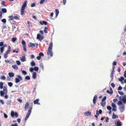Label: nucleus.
Segmentation results:
<instances>
[{
	"label": "nucleus",
	"instance_id": "nucleus-1",
	"mask_svg": "<svg viewBox=\"0 0 126 126\" xmlns=\"http://www.w3.org/2000/svg\"><path fill=\"white\" fill-rule=\"evenodd\" d=\"M52 46L53 43L52 42H51L48 46L47 52V54L48 55H50L51 57L53 56V53L52 52Z\"/></svg>",
	"mask_w": 126,
	"mask_h": 126
},
{
	"label": "nucleus",
	"instance_id": "nucleus-2",
	"mask_svg": "<svg viewBox=\"0 0 126 126\" xmlns=\"http://www.w3.org/2000/svg\"><path fill=\"white\" fill-rule=\"evenodd\" d=\"M7 88L5 87H3V91H1L0 92V95L1 96H3L4 94H7Z\"/></svg>",
	"mask_w": 126,
	"mask_h": 126
},
{
	"label": "nucleus",
	"instance_id": "nucleus-3",
	"mask_svg": "<svg viewBox=\"0 0 126 126\" xmlns=\"http://www.w3.org/2000/svg\"><path fill=\"white\" fill-rule=\"evenodd\" d=\"M119 99L121 101H122L124 104H126V95L120 96L119 97Z\"/></svg>",
	"mask_w": 126,
	"mask_h": 126
},
{
	"label": "nucleus",
	"instance_id": "nucleus-4",
	"mask_svg": "<svg viewBox=\"0 0 126 126\" xmlns=\"http://www.w3.org/2000/svg\"><path fill=\"white\" fill-rule=\"evenodd\" d=\"M17 78H16L15 79V82L16 83H18L19 82L20 80H22V78L21 76L18 75L17 76Z\"/></svg>",
	"mask_w": 126,
	"mask_h": 126
},
{
	"label": "nucleus",
	"instance_id": "nucleus-5",
	"mask_svg": "<svg viewBox=\"0 0 126 126\" xmlns=\"http://www.w3.org/2000/svg\"><path fill=\"white\" fill-rule=\"evenodd\" d=\"M32 108H30L28 111L26 116L25 118V120H27L29 117L32 110Z\"/></svg>",
	"mask_w": 126,
	"mask_h": 126
},
{
	"label": "nucleus",
	"instance_id": "nucleus-6",
	"mask_svg": "<svg viewBox=\"0 0 126 126\" xmlns=\"http://www.w3.org/2000/svg\"><path fill=\"white\" fill-rule=\"evenodd\" d=\"M119 109L120 111L121 112H123L124 110L125 109V105L123 104L122 105L119 107Z\"/></svg>",
	"mask_w": 126,
	"mask_h": 126
},
{
	"label": "nucleus",
	"instance_id": "nucleus-7",
	"mask_svg": "<svg viewBox=\"0 0 126 126\" xmlns=\"http://www.w3.org/2000/svg\"><path fill=\"white\" fill-rule=\"evenodd\" d=\"M44 37L43 36L41 35L40 34H38L37 35V38L40 41H41L43 39Z\"/></svg>",
	"mask_w": 126,
	"mask_h": 126
},
{
	"label": "nucleus",
	"instance_id": "nucleus-8",
	"mask_svg": "<svg viewBox=\"0 0 126 126\" xmlns=\"http://www.w3.org/2000/svg\"><path fill=\"white\" fill-rule=\"evenodd\" d=\"M111 106L112 107V110L114 111H115L116 110V106L114 103H112L111 104Z\"/></svg>",
	"mask_w": 126,
	"mask_h": 126
},
{
	"label": "nucleus",
	"instance_id": "nucleus-9",
	"mask_svg": "<svg viewBox=\"0 0 126 126\" xmlns=\"http://www.w3.org/2000/svg\"><path fill=\"white\" fill-rule=\"evenodd\" d=\"M115 123L117 126H121L122 125L121 122L119 120H118L116 122H115Z\"/></svg>",
	"mask_w": 126,
	"mask_h": 126
},
{
	"label": "nucleus",
	"instance_id": "nucleus-10",
	"mask_svg": "<svg viewBox=\"0 0 126 126\" xmlns=\"http://www.w3.org/2000/svg\"><path fill=\"white\" fill-rule=\"evenodd\" d=\"M97 97V95H95L93 99V103L95 104L96 103V100Z\"/></svg>",
	"mask_w": 126,
	"mask_h": 126
},
{
	"label": "nucleus",
	"instance_id": "nucleus-11",
	"mask_svg": "<svg viewBox=\"0 0 126 126\" xmlns=\"http://www.w3.org/2000/svg\"><path fill=\"white\" fill-rule=\"evenodd\" d=\"M27 5V1H25L22 6L21 8L25 9V8Z\"/></svg>",
	"mask_w": 126,
	"mask_h": 126
},
{
	"label": "nucleus",
	"instance_id": "nucleus-12",
	"mask_svg": "<svg viewBox=\"0 0 126 126\" xmlns=\"http://www.w3.org/2000/svg\"><path fill=\"white\" fill-rule=\"evenodd\" d=\"M39 23L41 24V25H43V24H44L45 25H47V23L46 21H41L39 22Z\"/></svg>",
	"mask_w": 126,
	"mask_h": 126
},
{
	"label": "nucleus",
	"instance_id": "nucleus-13",
	"mask_svg": "<svg viewBox=\"0 0 126 126\" xmlns=\"http://www.w3.org/2000/svg\"><path fill=\"white\" fill-rule=\"evenodd\" d=\"M11 47L10 46H9L8 47V48L6 52V54H8L11 51Z\"/></svg>",
	"mask_w": 126,
	"mask_h": 126
},
{
	"label": "nucleus",
	"instance_id": "nucleus-14",
	"mask_svg": "<svg viewBox=\"0 0 126 126\" xmlns=\"http://www.w3.org/2000/svg\"><path fill=\"white\" fill-rule=\"evenodd\" d=\"M35 44L34 43H33L31 42L30 43V44L28 45L29 47H35Z\"/></svg>",
	"mask_w": 126,
	"mask_h": 126
},
{
	"label": "nucleus",
	"instance_id": "nucleus-15",
	"mask_svg": "<svg viewBox=\"0 0 126 126\" xmlns=\"http://www.w3.org/2000/svg\"><path fill=\"white\" fill-rule=\"evenodd\" d=\"M36 75H37V73L36 72H34L32 74V78L35 79L36 77Z\"/></svg>",
	"mask_w": 126,
	"mask_h": 126
},
{
	"label": "nucleus",
	"instance_id": "nucleus-16",
	"mask_svg": "<svg viewBox=\"0 0 126 126\" xmlns=\"http://www.w3.org/2000/svg\"><path fill=\"white\" fill-rule=\"evenodd\" d=\"M29 103L28 102H27L26 103V104L25 105V107H24V110H25L26 111L27 110V109L28 108V106H29Z\"/></svg>",
	"mask_w": 126,
	"mask_h": 126
},
{
	"label": "nucleus",
	"instance_id": "nucleus-17",
	"mask_svg": "<svg viewBox=\"0 0 126 126\" xmlns=\"http://www.w3.org/2000/svg\"><path fill=\"white\" fill-rule=\"evenodd\" d=\"M86 116H88L91 115V112L90 111H88L86 112L84 114Z\"/></svg>",
	"mask_w": 126,
	"mask_h": 126
},
{
	"label": "nucleus",
	"instance_id": "nucleus-18",
	"mask_svg": "<svg viewBox=\"0 0 126 126\" xmlns=\"http://www.w3.org/2000/svg\"><path fill=\"white\" fill-rule=\"evenodd\" d=\"M12 67L13 68L16 70H17L18 69V67L16 65H12Z\"/></svg>",
	"mask_w": 126,
	"mask_h": 126
},
{
	"label": "nucleus",
	"instance_id": "nucleus-19",
	"mask_svg": "<svg viewBox=\"0 0 126 126\" xmlns=\"http://www.w3.org/2000/svg\"><path fill=\"white\" fill-rule=\"evenodd\" d=\"M106 104V101H101L100 103L101 105L103 107H104L105 106Z\"/></svg>",
	"mask_w": 126,
	"mask_h": 126
},
{
	"label": "nucleus",
	"instance_id": "nucleus-20",
	"mask_svg": "<svg viewBox=\"0 0 126 126\" xmlns=\"http://www.w3.org/2000/svg\"><path fill=\"white\" fill-rule=\"evenodd\" d=\"M8 75L10 77H14V74L13 72L9 73H8Z\"/></svg>",
	"mask_w": 126,
	"mask_h": 126
},
{
	"label": "nucleus",
	"instance_id": "nucleus-21",
	"mask_svg": "<svg viewBox=\"0 0 126 126\" xmlns=\"http://www.w3.org/2000/svg\"><path fill=\"white\" fill-rule=\"evenodd\" d=\"M21 60L22 62H23L24 61H26V59H25V56H22V58H21L20 59Z\"/></svg>",
	"mask_w": 126,
	"mask_h": 126
},
{
	"label": "nucleus",
	"instance_id": "nucleus-22",
	"mask_svg": "<svg viewBox=\"0 0 126 126\" xmlns=\"http://www.w3.org/2000/svg\"><path fill=\"white\" fill-rule=\"evenodd\" d=\"M24 9L21 8L20 10L21 14L22 15L24 14Z\"/></svg>",
	"mask_w": 126,
	"mask_h": 126
},
{
	"label": "nucleus",
	"instance_id": "nucleus-23",
	"mask_svg": "<svg viewBox=\"0 0 126 126\" xmlns=\"http://www.w3.org/2000/svg\"><path fill=\"white\" fill-rule=\"evenodd\" d=\"M2 12L3 13H6L7 12V10L5 8H2L1 9Z\"/></svg>",
	"mask_w": 126,
	"mask_h": 126
},
{
	"label": "nucleus",
	"instance_id": "nucleus-24",
	"mask_svg": "<svg viewBox=\"0 0 126 126\" xmlns=\"http://www.w3.org/2000/svg\"><path fill=\"white\" fill-rule=\"evenodd\" d=\"M31 65L32 66H35V63L33 61L31 62Z\"/></svg>",
	"mask_w": 126,
	"mask_h": 126
},
{
	"label": "nucleus",
	"instance_id": "nucleus-25",
	"mask_svg": "<svg viewBox=\"0 0 126 126\" xmlns=\"http://www.w3.org/2000/svg\"><path fill=\"white\" fill-rule=\"evenodd\" d=\"M55 12H56V17H57L59 13V11H58V10L57 9H56L55 10Z\"/></svg>",
	"mask_w": 126,
	"mask_h": 126
},
{
	"label": "nucleus",
	"instance_id": "nucleus-26",
	"mask_svg": "<svg viewBox=\"0 0 126 126\" xmlns=\"http://www.w3.org/2000/svg\"><path fill=\"white\" fill-rule=\"evenodd\" d=\"M40 66L42 70H44V66L43 63H41L40 64Z\"/></svg>",
	"mask_w": 126,
	"mask_h": 126
},
{
	"label": "nucleus",
	"instance_id": "nucleus-27",
	"mask_svg": "<svg viewBox=\"0 0 126 126\" xmlns=\"http://www.w3.org/2000/svg\"><path fill=\"white\" fill-rule=\"evenodd\" d=\"M124 78L123 77H120V78H118V80H119L120 81H121V82H122V81L124 80Z\"/></svg>",
	"mask_w": 126,
	"mask_h": 126
},
{
	"label": "nucleus",
	"instance_id": "nucleus-28",
	"mask_svg": "<svg viewBox=\"0 0 126 126\" xmlns=\"http://www.w3.org/2000/svg\"><path fill=\"white\" fill-rule=\"evenodd\" d=\"M117 116L115 115L114 114V113H113L112 115V118L113 119H115L117 117Z\"/></svg>",
	"mask_w": 126,
	"mask_h": 126
},
{
	"label": "nucleus",
	"instance_id": "nucleus-29",
	"mask_svg": "<svg viewBox=\"0 0 126 126\" xmlns=\"http://www.w3.org/2000/svg\"><path fill=\"white\" fill-rule=\"evenodd\" d=\"M114 71H111V74H110V77L112 79L111 80H112L113 79V75L114 74Z\"/></svg>",
	"mask_w": 126,
	"mask_h": 126
},
{
	"label": "nucleus",
	"instance_id": "nucleus-30",
	"mask_svg": "<svg viewBox=\"0 0 126 126\" xmlns=\"http://www.w3.org/2000/svg\"><path fill=\"white\" fill-rule=\"evenodd\" d=\"M39 101V99H37L35 100L34 101V103L35 104H37L38 103V102Z\"/></svg>",
	"mask_w": 126,
	"mask_h": 126
},
{
	"label": "nucleus",
	"instance_id": "nucleus-31",
	"mask_svg": "<svg viewBox=\"0 0 126 126\" xmlns=\"http://www.w3.org/2000/svg\"><path fill=\"white\" fill-rule=\"evenodd\" d=\"M3 83L2 82H0V88L2 89L3 88Z\"/></svg>",
	"mask_w": 126,
	"mask_h": 126
},
{
	"label": "nucleus",
	"instance_id": "nucleus-32",
	"mask_svg": "<svg viewBox=\"0 0 126 126\" xmlns=\"http://www.w3.org/2000/svg\"><path fill=\"white\" fill-rule=\"evenodd\" d=\"M21 71H22V74L24 75H26L27 74V72L24 70H21Z\"/></svg>",
	"mask_w": 126,
	"mask_h": 126
},
{
	"label": "nucleus",
	"instance_id": "nucleus-33",
	"mask_svg": "<svg viewBox=\"0 0 126 126\" xmlns=\"http://www.w3.org/2000/svg\"><path fill=\"white\" fill-rule=\"evenodd\" d=\"M39 68L38 67H37V66H35L34 68V71H38L39 70Z\"/></svg>",
	"mask_w": 126,
	"mask_h": 126
},
{
	"label": "nucleus",
	"instance_id": "nucleus-34",
	"mask_svg": "<svg viewBox=\"0 0 126 126\" xmlns=\"http://www.w3.org/2000/svg\"><path fill=\"white\" fill-rule=\"evenodd\" d=\"M4 50V47H0V52H1V53H2L3 52Z\"/></svg>",
	"mask_w": 126,
	"mask_h": 126
},
{
	"label": "nucleus",
	"instance_id": "nucleus-35",
	"mask_svg": "<svg viewBox=\"0 0 126 126\" xmlns=\"http://www.w3.org/2000/svg\"><path fill=\"white\" fill-rule=\"evenodd\" d=\"M21 42L23 46H25L26 42L24 40H22V41Z\"/></svg>",
	"mask_w": 126,
	"mask_h": 126
},
{
	"label": "nucleus",
	"instance_id": "nucleus-36",
	"mask_svg": "<svg viewBox=\"0 0 126 126\" xmlns=\"http://www.w3.org/2000/svg\"><path fill=\"white\" fill-rule=\"evenodd\" d=\"M8 84L9 87H11L13 85V84L12 82H8Z\"/></svg>",
	"mask_w": 126,
	"mask_h": 126
},
{
	"label": "nucleus",
	"instance_id": "nucleus-37",
	"mask_svg": "<svg viewBox=\"0 0 126 126\" xmlns=\"http://www.w3.org/2000/svg\"><path fill=\"white\" fill-rule=\"evenodd\" d=\"M13 18L14 19L16 20H18L19 19V17L17 16H14Z\"/></svg>",
	"mask_w": 126,
	"mask_h": 126
},
{
	"label": "nucleus",
	"instance_id": "nucleus-38",
	"mask_svg": "<svg viewBox=\"0 0 126 126\" xmlns=\"http://www.w3.org/2000/svg\"><path fill=\"white\" fill-rule=\"evenodd\" d=\"M15 113L13 111H12L11 112V115L12 117H13L14 116Z\"/></svg>",
	"mask_w": 126,
	"mask_h": 126
},
{
	"label": "nucleus",
	"instance_id": "nucleus-39",
	"mask_svg": "<svg viewBox=\"0 0 126 126\" xmlns=\"http://www.w3.org/2000/svg\"><path fill=\"white\" fill-rule=\"evenodd\" d=\"M122 101H121V100L119 101L117 103V105H122Z\"/></svg>",
	"mask_w": 126,
	"mask_h": 126
},
{
	"label": "nucleus",
	"instance_id": "nucleus-40",
	"mask_svg": "<svg viewBox=\"0 0 126 126\" xmlns=\"http://www.w3.org/2000/svg\"><path fill=\"white\" fill-rule=\"evenodd\" d=\"M11 100H8L6 102V103L7 105H9L11 102Z\"/></svg>",
	"mask_w": 126,
	"mask_h": 126
},
{
	"label": "nucleus",
	"instance_id": "nucleus-41",
	"mask_svg": "<svg viewBox=\"0 0 126 126\" xmlns=\"http://www.w3.org/2000/svg\"><path fill=\"white\" fill-rule=\"evenodd\" d=\"M25 79L26 80H30V78L29 76H27L25 77Z\"/></svg>",
	"mask_w": 126,
	"mask_h": 126
},
{
	"label": "nucleus",
	"instance_id": "nucleus-42",
	"mask_svg": "<svg viewBox=\"0 0 126 126\" xmlns=\"http://www.w3.org/2000/svg\"><path fill=\"white\" fill-rule=\"evenodd\" d=\"M16 38L13 37L12 39V41L13 42H14L16 40Z\"/></svg>",
	"mask_w": 126,
	"mask_h": 126
},
{
	"label": "nucleus",
	"instance_id": "nucleus-43",
	"mask_svg": "<svg viewBox=\"0 0 126 126\" xmlns=\"http://www.w3.org/2000/svg\"><path fill=\"white\" fill-rule=\"evenodd\" d=\"M47 28L46 27H45V29L44 30V31L46 33H47Z\"/></svg>",
	"mask_w": 126,
	"mask_h": 126
},
{
	"label": "nucleus",
	"instance_id": "nucleus-44",
	"mask_svg": "<svg viewBox=\"0 0 126 126\" xmlns=\"http://www.w3.org/2000/svg\"><path fill=\"white\" fill-rule=\"evenodd\" d=\"M34 70V68L32 67H31L30 69V72H32Z\"/></svg>",
	"mask_w": 126,
	"mask_h": 126
},
{
	"label": "nucleus",
	"instance_id": "nucleus-45",
	"mask_svg": "<svg viewBox=\"0 0 126 126\" xmlns=\"http://www.w3.org/2000/svg\"><path fill=\"white\" fill-rule=\"evenodd\" d=\"M39 56L41 57V56H44V55L43 53L40 52L39 54Z\"/></svg>",
	"mask_w": 126,
	"mask_h": 126
},
{
	"label": "nucleus",
	"instance_id": "nucleus-46",
	"mask_svg": "<svg viewBox=\"0 0 126 126\" xmlns=\"http://www.w3.org/2000/svg\"><path fill=\"white\" fill-rule=\"evenodd\" d=\"M18 50V49H16L15 50H14L13 51V52L14 53H15V52H16V53H18V50H17L16 51V50Z\"/></svg>",
	"mask_w": 126,
	"mask_h": 126
},
{
	"label": "nucleus",
	"instance_id": "nucleus-47",
	"mask_svg": "<svg viewBox=\"0 0 126 126\" xmlns=\"http://www.w3.org/2000/svg\"><path fill=\"white\" fill-rule=\"evenodd\" d=\"M107 109L108 110H111V108L110 106H108L107 107Z\"/></svg>",
	"mask_w": 126,
	"mask_h": 126
},
{
	"label": "nucleus",
	"instance_id": "nucleus-48",
	"mask_svg": "<svg viewBox=\"0 0 126 126\" xmlns=\"http://www.w3.org/2000/svg\"><path fill=\"white\" fill-rule=\"evenodd\" d=\"M16 63L18 65H20L21 64V63L19 61H16Z\"/></svg>",
	"mask_w": 126,
	"mask_h": 126
},
{
	"label": "nucleus",
	"instance_id": "nucleus-49",
	"mask_svg": "<svg viewBox=\"0 0 126 126\" xmlns=\"http://www.w3.org/2000/svg\"><path fill=\"white\" fill-rule=\"evenodd\" d=\"M0 79L2 80H5L6 79V77L4 76H2L0 77Z\"/></svg>",
	"mask_w": 126,
	"mask_h": 126
},
{
	"label": "nucleus",
	"instance_id": "nucleus-50",
	"mask_svg": "<svg viewBox=\"0 0 126 126\" xmlns=\"http://www.w3.org/2000/svg\"><path fill=\"white\" fill-rule=\"evenodd\" d=\"M1 21L4 23H5L6 22V19L4 18L2 19L1 20Z\"/></svg>",
	"mask_w": 126,
	"mask_h": 126
},
{
	"label": "nucleus",
	"instance_id": "nucleus-51",
	"mask_svg": "<svg viewBox=\"0 0 126 126\" xmlns=\"http://www.w3.org/2000/svg\"><path fill=\"white\" fill-rule=\"evenodd\" d=\"M14 116L16 117H18V114L17 112H15Z\"/></svg>",
	"mask_w": 126,
	"mask_h": 126
},
{
	"label": "nucleus",
	"instance_id": "nucleus-52",
	"mask_svg": "<svg viewBox=\"0 0 126 126\" xmlns=\"http://www.w3.org/2000/svg\"><path fill=\"white\" fill-rule=\"evenodd\" d=\"M23 50L25 51L26 52L27 51V49L26 48L25 46H23Z\"/></svg>",
	"mask_w": 126,
	"mask_h": 126
},
{
	"label": "nucleus",
	"instance_id": "nucleus-53",
	"mask_svg": "<svg viewBox=\"0 0 126 126\" xmlns=\"http://www.w3.org/2000/svg\"><path fill=\"white\" fill-rule=\"evenodd\" d=\"M107 97L106 96H105L103 97V99H102L101 101H105Z\"/></svg>",
	"mask_w": 126,
	"mask_h": 126
},
{
	"label": "nucleus",
	"instance_id": "nucleus-54",
	"mask_svg": "<svg viewBox=\"0 0 126 126\" xmlns=\"http://www.w3.org/2000/svg\"><path fill=\"white\" fill-rule=\"evenodd\" d=\"M35 3H33L31 4V6L32 7L35 6Z\"/></svg>",
	"mask_w": 126,
	"mask_h": 126
},
{
	"label": "nucleus",
	"instance_id": "nucleus-55",
	"mask_svg": "<svg viewBox=\"0 0 126 126\" xmlns=\"http://www.w3.org/2000/svg\"><path fill=\"white\" fill-rule=\"evenodd\" d=\"M8 54H6L5 53L4 55V57L5 59H6L7 57H8Z\"/></svg>",
	"mask_w": 126,
	"mask_h": 126
},
{
	"label": "nucleus",
	"instance_id": "nucleus-56",
	"mask_svg": "<svg viewBox=\"0 0 126 126\" xmlns=\"http://www.w3.org/2000/svg\"><path fill=\"white\" fill-rule=\"evenodd\" d=\"M122 89V88L121 86H119L117 89L118 90H121Z\"/></svg>",
	"mask_w": 126,
	"mask_h": 126
},
{
	"label": "nucleus",
	"instance_id": "nucleus-57",
	"mask_svg": "<svg viewBox=\"0 0 126 126\" xmlns=\"http://www.w3.org/2000/svg\"><path fill=\"white\" fill-rule=\"evenodd\" d=\"M0 102L2 105L4 104V101L2 99H0Z\"/></svg>",
	"mask_w": 126,
	"mask_h": 126
},
{
	"label": "nucleus",
	"instance_id": "nucleus-58",
	"mask_svg": "<svg viewBox=\"0 0 126 126\" xmlns=\"http://www.w3.org/2000/svg\"><path fill=\"white\" fill-rule=\"evenodd\" d=\"M5 3V1H2L1 3V4L3 5V6H6L4 4Z\"/></svg>",
	"mask_w": 126,
	"mask_h": 126
},
{
	"label": "nucleus",
	"instance_id": "nucleus-59",
	"mask_svg": "<svg viewBox=\"0 0 126 126\" xmlns=\"http://www.w3.org/2000/svg\"><path fill=\"white\" fill-rule=\"evenodd\" d=\"M45 0H41L40 2V4H42L45 1Z\"/></svg>",
	"mask_w": 126,
	"mask_h": 126
},
{
	"label": "nucleus",
	"instance_id": "nucleus-60",
	"mask_svg": "<svg viewBox=\"0 0 126 126\" xmlns=\"http://www.w3.org/2000/svg\"><path fill=\"white\" fill-rule=\"evenodd\" d=\"M118 92L119 94L121 95H122L124 93L122 92L118 91Z\"/></svg>",
	"mask_w": 126,
	"mask_h": 126
},
{
	"label": "nucleus",
	"instance_id": "nucleus-61",
	"mask_svg": "<svg viewBox=\"0 0 126 126\" xmlns=\"http://www.w3.org/2000/svg\"><path fill=\"white\" fill-rule=\"evenodd\" d=\"M111 86L113 88L115 86V84L113 83H111Z\"/></svg>",
	"mask_w": 126,
	"mask_h": 126
},
{
	"label": "nucleus",
	"instance_id": "nucleus-62",
	"mask_svg": "<svg viewBox=\"0 0 126 126\" xmlns=\"http://www.w3.org/2000/svg\"><path fill=\"white\" fill-rule=\"evenodd\" d=\"M4 117L5 118H7V117H8V116L5 113H4Z\"/></svg>",
	"mask_w": 126,
	"mask_h": 126
},
{
	"label": "nucleus",
	"instance_id": "nucleus-63",
	"mask_svg": "<svg viewBox=\"0 0 126 126\" xmlns=\"http://www.w3.org/2000/svg\"><path fill=\"white\" fill-rule=\"evenodd\" d=\"M109 118L108 117H107L106 119L105 120V121L107 122H109Z\"/></svg>",
	"mask_w": 126,
	"mask_h": 126
},
{
	"label": "nucleus",
	"instance_id": "nucleus-64",
	"mask_svg": "<svg viewBox=\"0 0 126 126\" xmlns=\"http://www.w3.org/2000/svg\"><path fill=\"white\" fill-rule=\"evenodd\" d=\"M12 126H18L17 124L16 123H15L14 124H12Z\"/></svg>",
	"mask_w": 126,
	"mask_h": 126
}]
</instances>
